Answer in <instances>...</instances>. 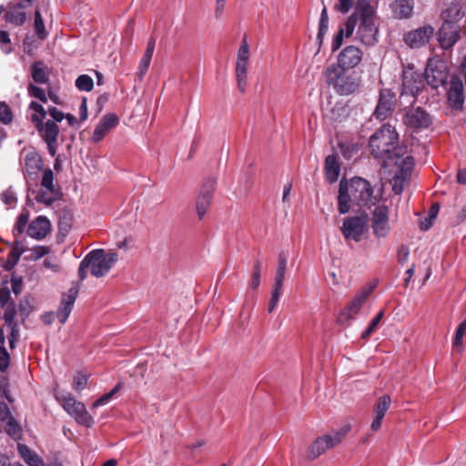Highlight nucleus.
<instances>
[{
  "mask_svg": "<svg viewBox=\"0 0 466 466\" xmlns=\"http://www.w3.org/2000/svg\"><path fill=\"white\" fill-rule=\"evenodd\" d=\"M369 146L370 154L381 160L384 168H389L393 192L400 195L405 183L410 178L414 160L407 154V147L399 143L395 127L383 125L370 137Z\"/></svg>",
  "mask_w": 466,
  "mask_h": 466,
  "instance_id": "1",
  "label": "nucleus"
},
{
  "mask_svg": "<svg viewBox=\"0 0 466 466\" xmlns=\"http://www.w3.org/2000/svg\"><path fill=\"white\" fill-rule=\"evenodd\" d=\"M373 204V188L370 183L359 177L349 182L341 179L339 182L338 208L340 214L350 211L351 206L369 207Z\"/></svg>",
  "mask_w": 466,
  "mask_h": 466,
  "instance_id": "2",
  "label": "nucleus"
},
{
  "mask_svg": "<svg viewBox=\"0 0 466 466\" xmlns=\"http://www.w3.org/2000/svg\"><path fill=\"white\" fill-rule=\"evenodd\" d=\"M325 83L339 96H350L359 90L360 77L355 72L341 68L338 65H329L323 72Z\"/></svg>",
  "mask_w": 466,
  "mask_h": 466,
  "instance_id": "3",
  "label": "nucleus"
},
{
  "mask_svg": "<svg viewBox=\"0 0 466 466\" xmlns=\"http://www.w3.org/2000/svg\"><path fill=\"white\" fill-rule=\"evenodd\" d=\"M118 259L116 252L106 253L104 249L90 251L80 262L78 276L81 281L87 277L86 269H90L91 275L96 278L105 276Z\"/></svg>",
  "mask_w": 466,
  "mask_h": 466,
  "instance_id": "4",
  "label": "nucleus"
},
{
  "mask_svg": "<svg viewBox=\"0 0 466 466\" xmlns=\"http://www.w3.org/2000/svg\"><path fill=\"white\" fill-rule=\"evenodd\" d=\"M360 25L357 35L361 43L371 46L377 43L378 27L375 25V9L368 0H360L357 4Z\"/></svg>",
  "mask_w": 466,
  "mask_h": 466,
  "instance_id": "5",
  "label": "nucleus"
},
{
  "mask_svg": "<svg viewBox=\"0 0 466 466\" xmlns=\"http://www.w3.org/2000/svg\"><path fill=\"white\" fill-rule=\"evenodd\" d=\"M55 398L66 411L68 415L75 419V420L86 428L92 427L94 419L89 415L86 406L69 392L56 391Z\"/></svg>",
  "mask_w": 466,
  "mask_h": 466,
  "instance_id": "6",
  "label": "nucleus"
},
{
  "mask_svg": "<svg viewBox=\"0 0 466 466\" xmlns=\"http://www.w3.org/2000/svg\"><path fill=\"white\" fill-rule=\"evenodd\" d=\"M447 65L441 60H430L425 69L424 79L432 88L443 86L448 78Z\"/></svg>",
  "mask_w": 466,
  "mask_h": 466,
  "instance_id": "7",
  "label": "nucleus"
},
{
  "mask_svg": "<svg viewBox=\"0 0 466 466\" xmlns=\"http://www.w3.org/2000/svg\"><path fill=\"white\" fill-rule=\"evenodd\" d=\"M396 105V95L389 88L381 89L380 92L378 103L373 112V116L383 121L387 119L394 111Z\"/></svg>",
  "mask_w": 466,
  "mask_h": 466,
  "instance_id": "8",
  "label": "nucleus"
},
{
  "mask_svg": "<svg viewBox=\"0 0 466 466\" xmlns=\"http://www.w3.org/2000/svg\"><path fill=\"white\" fill-rule=\"evenodd\" d=\"M367 221L364 218L355 216L346 218L341 227L343 237L347 240L359 242L366 230Z\"/></svg>",
  "mask_w": 466,
  "mask_h": 466,
  "instance_id": "9",
  "label": "nucleus"
},
{
  "mask_svg": "<svg viewBox=\"0 0 466 466\" xmlns=\"http://www.w3.org/2000/svg\"><path fill=\"white\" fill-rule=\"evenodd\" d=\"M371 228L377 238H386L390 231L389 208L386 206H377L372 212Z\"/></svg>",
  "mask_w": 466,
  "mask_h": 466,
  "instance_id": "10",
  "label": "nucleus"
},
{
  "mask_svg": "<svg viewBox=\"0 0 466 466\" xmlns=\"http://www.w3.org/2000/svg\"><path fill=\"white\" fill-rule=\"evenodd\" d=\"M374 289V285H369L368 287H365L361 290H360L356 294L352 301L349 304V306L346 307L344 310L340 313L339 317V321H347L350 319H351L354 315H356L360 311L362 305L366 302L369 296L372 293Z\"/></svg>",
  "mask_w": 466,
  "mask_h": 466,
  "instance_id": "11",
  "label": "nucleus"
},
{
  "mask_svg": "<svg viewBox=\"0 0 466 466\" xmlns=\"http://www.w3.org/2000/svg\"><path fill=\"white\" fill-rule=\"evenodd\" d=\"M424 76L412 68L403 71L402 75V95L416 96L424 87Z\"/></svg>",
  "mask_w": 466,
  "mask_h": 466,
  "instance_id": "12",
  "label": "nucleus"
},
{
  "mask_svg": "<svg viewBox=\"0 0 466 466\" xmlns=\"http://www.w3.org/2000/svg\"><path fill=\"white\" fill-rule=\"evenodd\" d=\"M215 185L216 180L214 178H208L201 187L196 202L197 214L199 219L205 217L210 207Z\"/></svg>",
  "mask_w": 466,
  "mask_h": 466,
  "instance_id": "13",
  "label": "nucleus"
},
{
  "mask_svg": "<svg viewBox=\"0 0 466 466\" xmlns=\"http://www.w3.org/2000/svg\"><path fill=\"white\" fill-rule=\"evenodd\" d=\"M434 28L431 25H424L404 35L403 40L410 48H420L432 38Z\"/></svg>",
  "mask_w": 466,
  "mask_h": 466,
  "instance_id": "14",
  "label": "nucleus"
},
{
  "mask_svg": "<svg viewBox=\"0 0 466 466\" xmlns=\"http://www.w3.org/2000/svg\"><path fill=\"white\" fill-rule=\"evenodd\" d=\"M362 60L361 50L355 46H348L344 47L338 56L337 63L341 68L350 70L355 68Z\"/></svg>",
  "mask_w": 466,
  "mask_h": 466,
  "instance_id": "15",
  "label": "nucleus"
},
{
  "mask_svg": "<svg viewBox=\"0 0 466 466\" xmlns=\"http://www.w3.org/2000/svg\"><path fill=\"white\" fill-rule=\"evenodd\" d=\"M450 106L454 110H462L464 105V86L462 80L452 76L447 91Z\"/></svg>",
  "mask_w": 466,
  "mask_h": 466,
  "instance_id": "16",
  "label": "nucleus"
},
{
  "mask_svg": "<svg viewBox=\"0 0 466 466\" xmlns=\"http://www.w3.org/2000/svg\"><path fill=\"white\" fill-rule=\"evenodd\" d=\"M403 123L414 129L427 128L431 123V116L422 108H410L403 116Z\"/></svg>",
  "mask_w": 466,
  "mask_h": 466,
  "instance_id": "17",
  "label": "nucleus"
},
{
  "mask_svg": "<svg viewBox=\"0 0 466 466\" xmlns=\"http://www.w3.org/2000/svg\"><path fill=\"white\" fill-rule=\"evenodd\" d=\"M31 121L45 142L57 141L59 127L55 121L47 120L44 123V120L41 121V118L37 114H33L31 116Z\"/></svg>",
  "mask_w": 466,
  "mask_h": 466,
  "instance_id": "18",
  "label": "nucleus"
},
{
  "mask_svg": "<svg viewBox=\"0 0 466 466\" xmlns=\"http://www.w3.org/2000/svg\"><path fill=\"white\" fill-rule=\"evenodd\" d=\"M78 291V287H72L66 293L63 294L60 305L56 313V316L61 324H65L66 322L77 298Z\"/></svg>",
  "mask_w": 466,
  "mask_h": 466,
  "instance_id": "19",
  "label": "nucleus"
},
{
  "mask_svg": "<svg viewBox=\"0 0 466 466\" xmlns=\"http://www.w3.org/2000/svg\"><path fill=\"white\" fill-rule=\"evenodd\" d=\"M119 122V118L116 114H106L94 129L91 140L94 143L100 142L110 130L115 128Z\"/></svg>",
  "mask_w": 466,
  "mask_h": 466,
  "instance_id": "20",
  "label": "nucleus"
},
{
  "mask_svg": "<svg viewBox=\"0 0 466 466\" xmlns=\"http://www.w3.org/2000/svg\"><path fill=\"white\" fill-rule=\"evenodd\" d=\"M460 38L459 26L451 22L442 24L439 31V42L442 48L452 47Z\"/></svg>",
  "mask_w": 466,
  "mask_h": 466,
  "instance_id": "21",
  "label": "nucleus"
},
{
  "mask_svg": "<svg viewBox=\"0 0 466 466\" xmlns=\"http://www.w3.org/2000/svg\"><path fill=\"white\" fill-rule=\"evenodd\" d=\"M32 0H23L8 8L5 14V19L15 26L24 25L26 21V14L24 9L29 6Z\"/></svg>",
  "mask_w": 466,
  "mask_h": 466,
  "instance_id": "22",
  "label": "nucleus"
},
{
  "mask_svg": "<svg viewBox=\"0 0 466 466\" xmlns=\"http://www.w3.org/2000/svg\"><path fill=\"white\" fill-rule=\"evenodd\" d=\"M0 427L4 429V431L10 437L19 435L21 428L11 415L7 402L0 403Z\"/></svg>",
  "mask_w": 466,
  "mask_h": 466,
  "instance_id": "23",
  "label": "nucleus"
},
{
  "mask_svg": "<svg viewBox=\"0 0 466 466\" xmlns=\"http://www.w3.org/2000/svg\"><path fill=\"white\" fill-rule=\"evenodd\" d=\"M339 443L340 439H315L308 448L307 458L314 460Z\"/></svg>",
  "mask_w": 466,
  "mask_h": 466,
  "instance_id": "24",
  "label": "nucleus"
},
{
  "mask_svg": "<svg viewBox=\"0 0 466 466\" xmlns=\"http://www.w3.org/2000/svg\"><path fill=\"white\" fill-rule=\"evenodd\" d=\"M51 231V222L45 216H38L29 225L28 235L37 240L43 239Z\"/></svg>",
  "mask_w": 466,
  "mask_h": 466,
  "instance_id": "25",
  "label": "nucleus"
},
{
  "mask_svg": "<svg viewBox=\"0 0 466 466\" xmlns=\"http://www.w3.org/2000/svg\"><path fill=\"white\" fill-rule=\"evenodd\" d=\"M390 7L394 18L406 19L412 15L414 2L413 0H394Z\"/></svg>",
  "mask_w": 466,
  "mask_h": 466,
  "instance_id": "26",
  "label": "nucleus"
},
{
  "mask_svg": "<svg viewBox=\"0 0 466 466\" xmlns=\"http://www.w3.org/2000/svg\"><path fill=\"white\" fill-rule=\"evenodd\" d=\"M391 400L390 396L384 395L380 397L378 400L377 406L375 408V417L370 425V428L373 431H378L381 427V421L384 418L387 410L390 406Z\"/></svg>",
  "mask_w": 466,
  "mask_h": 466,
  "instance_id": "27",
  "label": "nucleus"
},
{
  "mask_svg": "<svg viewBox=\"0 0 466 466\" xmlns=\"http://www.w3.org/2000/svg\"><path fill=\"white\" fill-rule=\"evenodd\" d=\"M25 169L28 176H35L43 167V160L40 155L35 150H29L25 155Z\"/></svg>",
  "mask_w": 466,
  "mask_h": 466,
  "instance_id": "28",
  "label": "nucleus"
},
{
  "mask_svg": "<svg viewBox=\"0 0 466 466\" xmlns=\"http://www.w3.org/2000/svg\"><path fill=\"white\" fill-rule=\"evenodd\" d=\"M340 172V166L336 155H329L325 159V174L326 178L329 183H334L338 180Z\"/></svg>",
  "mask_w": 466,
  "mask_h": 466,
  "instance_id": "29",
  "label": "nucleus"
},
{
  "mask_svg": "<svg viewBox=\"0 0 466 466\" xmlns=\"http://www.w3.org/2000/svg\"><path fill=\"white\" fill-rule=\"evenodd\" d=\"M61 193L59 189L40 188L35 197L36 202L46 207H50L54 202L60 199Z\"/></svg>",
  "mask_w": 466,
  "mask_h": 466,
  "instance_id": "30",
  "label": "nucleus"
},
{
  "mask_svg": "<svg viewBox=\"0 0 466 466\" xmlns=\"http://www.w3.org/2000/svg\"><path fill=\"white\" fill-rule=\"evenodd\" d=\"M17 450L25 462L29 466H45L44 461L27 446L18 443Z\"/></svg>",
  "mask_w": 466,
  "mask_h": 466,
  "instance_id": "31",
  "label": "nucleus"
},
{
  "mask_svg": "<svg viewBox=\"0 0 466 466\" xmlns=\"http://www.w3.org/2000/svg\"><path fill=\"white\" fill-rule=\"evenodd\" d=\"M248 61H237L236 62V77L238 82V88L241 93H244L248 82Z\"/></svg>",
  "mask_w": 466,
  "mask_h": 466,
  "instance_id": "32",
  "label": "nucleus"
},
{
  "mask_svg": "<svg viewBox=\"0 0 466 466\" xmlns=\"http://www.w3.org/2000/svg\"><path fill=\"white\" fill-rule=\"evenodd\" d=\"M32 78L36 84H46L48 82L47 68L43 62H35L32 65Z\"/></svg>",
  "mask_w": 466,
  "mask_h": 466,
  "instance_id": "33",
  "label": "nucleus"
},
{
  "mask_svg": "<svg viewBox=\"0 0 466 466\" xmlns=\"http://www.w3.org/2000/svg\"><path fill=\"white\" fill-rule=\"evenodd\" d=\"M25 252V248L20 241L15 242V247L9 252L5 268V269H12L19 261L20 257Z\"/></svg>",
  "mask_w": 466,
  "mask_h": 466,
  "instance_id": "34",
  "label": "nucleus"
},
{
  "mask_svg": "<svg viewBox=\"0 0 466 466\" xmlns=\"http://www.w3.org/2000/svg\"><path fill=\"white\" fill-rule=\"evenodd\" d=\"M328 29H329V15H328V10L324 6L321 11V14H320V18H319V32H318L317 38H316L319 46L322 45V43L324 41V37L328 32Z\"/></svg>",
  "mask_w": 466,
  "mask_h": 466,
  "instance_id": "35",
  "label": "nucleus"
},
{
  "mask_svg": "<svg viewBox=\"0 0 466 466\" xmlns=\"http://www.w3.org/2000/svg\"><path fill=\"white\" fill-rule=\"evenodd\" d=\"M34 29L40 40H44L47 37L48 32L46 29L44 19L38 10L35 12Z\"/></svg>",
  "mask_w": 466,
  "mask_h": 466,
  "instance_id": "36",
  "label": "nucleus"
},
{
  "mask_svg": "<svg viewBox=\"0 0 466 466\" xmlns=\"http://www.w3.org/2000/svg\"><path fill=\"white\" fill-rule=\"evenodd\" d=\"M76 86L80 91L89 92L93 89L94 81L88 75H81L76 80Z\"/></svg>",
  "mask_w": 466,
  "mask_h": 466,
  "instance_id": "37",
  "label": "nucleus"
},
{
  "mask_svg": "<svg viewBox=\"0 0 466 466\" xmlns=\"http://www.w3.org/2000/svg\"><path fill=\"white\" fill-rule=\"evenodd\" d=\"M261 268H262L261 260L256 259V261L254 263L253 272L251 275V280L249 283V286L252 289H258L260 284Z\"/></svg>",
  "mask_w": 466,
  "mask_h": 466,
  "instance_id": "38",
  "label": "nucleus"
},
{
  "mask_svg": "<svg viewBox=\"0 0 466 466\" xmlns=\"http://www.w3.org/2000/svg\"><path fill=\"white\" fill-rule=\"evenodd\" d=\"M121 389V383L116 384L109 392L99 397L92 405V409L106 405L108 403L114 395Z\"/></svg>",
  "mask_w": 466,
  "mask_h": 466,
  "instance_id": "39",
  "label": "nucleus"
},
{
  "mask_svg": "<svg viewBox=\"0 0 466 466\" xmlns=\"http://www.w3.org/2000/svg\"><path fill=\"white\" fill-rule=\"evenodd\" d=\"M4 319L6 326H14L17 324L15 320L16 316V309L14 302H10L7 306H5Z\"/></svg>",
  "mask_w": 466,
  "mask_h": 466,
  "instance_id": "40",
  "label": "nucleus"
},
{
  "mask_svg": "<svg viewBox=\"0 0 466 466\" xmlns=\"http://www.w3.org/2000/svg\"><path fill=\"white\" fill-rule=\"evenodd\" d=\"M383 311L380 310L375 317L374 319L370 321V323L369 324L368 328L363 331V333L361 334V338L363 339H368L378 328L380 320L382 319L383 318Z\"/></svg>",
  "mask_w": 466,
  "mask_h": 466,
  "instance_id": "41",
  "label": "nucleus"
},
{
  "mask_svg": "<svg viewBox=\"0 0 466 466\" xmlns=\"http://www.w3.org/2000/svg\"><path fill=\"white\" fill-rule=\"evenodd\" d=\"M357 23H358V11L356 9L355 12L351 15L349 16L347 21L341 26L344 28V35L346 37H350L352 35Z\"/></svg>",
  "mask_w": 466,
  "mask_h": 466,
  "instance_id": "42",
  "label": "nucleus"
},
{
  "mask_svg": "<svg viewBox=\"0 0 466 466\" xmlns=\"http://www.w3.org/2000/svg\"><path fill=\"white\" fill-rule=\"evenodd\" d=\"M27 92L30 96L35 97L43 103H46L47 96L43 88L38 87L34 84H29L27 86Z\"/></svg>",
  "mask_w": 466,
  "mask_h": 466,
  "instance_id": "43",
  "label": "nucleus"
},
{
  "mask_svg": "<svg viewBox=\"0 0 466 466\" xmlns=\"http://www.w3.org/2000/svg\"><path fill=\"white\" fill-rule=\"evenodd\" d=\"M42 188L56 189L54 185V173L50 168L45 169L41 179Z\"/></svg>",
  "mask_w": 466,
  "mask_h": 466,
  "instance_id": "44",
  "label": "nucleus"
},
{
  "mask_svg": "<svg viewBox=\"0 0 466 466\" xmlns=\"http://www.w3.org/2000/svg\"><path fill=\"white\" fill-rule=\"evenodd\" d=\"M465 330H466V319L458 326V328L455 331V336H454V340H453V345L455 347H458V348L463 347V345H464L463 336H464Z\"/></svg>",
  "mask_w": 466,
  "mask_h": 466,
  "instance_id": "45",
  "label": "nucleus"
},
{
  "mask_svg": "<svg viewBox=\"0 0 466 466\" xmlns=\"http://www.w3.org/2000/svg\"><path fill=\"white\" fill-rule=\"evenodd\" d=\"M0 198L8 206H15L17 202L15 192L13 190L12 187H9L7 189L3 191L0 195Z\"/></svg>",
  "mask_w": 466,
  "mask_h": 466,
  "instance_id": "46",
  "label": "nucleus"
},
{
  "mask_svg": "<svg viewBox=\"0 0 466 466\" xmlns=\"http://www.w3.org/2000/svg\"><path fill=\"white\" fill-rule=\"evenodd\" d=\"M29 220V213L27 211L22 212L18 218L17 221L15 225L14 230L17 232V234H23L25 230L26 225Z\"/></svg>",
  "mask_w": 466,
  "mask_h": 466,
  "instance_id": "47",
  "label": "nucleus"
},
{
  "mask_svg": "<svg viewBox=\"0 0 466 466\" xmlns=\"http://www.w3.org/2000/svg\"><path fill=\"white\" fill-rule=\"evenodd\" d=\"M13 120V113L5 102H0V122L3 124H10Z\"/></svg>",
  "mask_w": 466,
  "mask_h": 466,
  "instance_id": "48",
  "label": "nucleus"
},
{
  "mask_svg": "<svg viewBox=\"0 0 466 466\" xmlns=\"http://www.w3.org/2000/svg\"><path fill=\"white\" fill-rule=\"evenodd\" d=\"M249 60V45L246 38L242 40V43L238 50L237 61H248Z\"/></svg>",
  "mask_w": 466,
  "mask_h": 466,
  "instance_id": "49",
  "label": "nucleus"
},
{
  "mask_svg": "<svg viewBox=\"0 0 466 466\" xmlns=\"http://www.w3.org/2000/svg\"><path fill=\"white\" fill-rule=\"evenodd\" d=\"M152 56H150V55H147V54H145L143 55L141 60H140V63H139V66H138V76L140 78H143V76L146 75L149 66H150V62H151V59H152Z\"/></svg>",
  "mask_w": 466,
  "mask_h": 466,
  "instance_id": "50",
  "label": "nucleus"
},
{
  "mask_svg": "<svg viewBox=\"0 0 466 466\" xmlns=\"http://www.w3.org/2000/svg\"><path fill=\"white\" fill-rule=\"evenodd\" d=\"M87 384V377L82 373H78L76 376L74 377L73 380V389L76 391H81L83 390Z\"/></svg>",
  "mask_w": 466,
  "mask_h": 466,
  "instance_id": "51",
  "label": "nucleus"
},
{
  "mask_svg": "<svg viewBox=\"0 0 466 466\" xmlns=\"http://www.w3.org/2000/svg\"><path fill=\"white\" fill-rule=\"evenodd\" d=\"M10 364V355L5 346L0 347V370L5 371Z\"/></svg>",
  "mask_w": 466,
  "mask_h": 466,
  "instance_id": "52",
  "label": "nucleus"
},
{
  "mask_svg": "<svg viewBox=\"0 0 466 466\" xmlns=\"http://www.w3.org/2000/svg\"><path fill=\"white\" fill-rule=\"evenodd\" d=\"M344 28L339 27L337 35L334 36L331 44V50L332 52L337 51L343 43V37H344Z\"/></svg>",
  "mask_w": 466,
  "mask_h": 466,
  "instance_id": "53",
  "label": "nucleus"
},
{
  "mask_svg": "<svg viewBox=\"0 0 466 466\" xmlns=\"http://www.w3.org/2000/svg\"><path fill=\"white\" fill-rule=\"evenodd\" d=\"M32 256L35 260L41 258L42 257L50 253V248L45 246H35L31 249Z\"/></svg>",
  "mask_w": 466,
  "mask_h": 466,
  "instance_id": "54",
  "label": "nucleus"
},
{
  "mask_svg": "<svg viewBox=\"0 0 466 466\" xmlns=\"http://www.w3.org/2000/svg\"><path fill=\"white\" fill-rule=\"evenodd\" d=\"M44 267L52 270L53 272H58L60 270V265L57 258L55 257L46 258L44 260Z\"/></svg>",
  "mask_w": 466,
  "mask_h": 466,
  "instance_id": "55",
  "label": "nucleus"
},
{
  "mask_svg": "<svg viewBox=\"0 0 466 466\" xmlns=\"http://www.w3.org/2000/svg\"><path fill=\"white\" fill-rule=\"evenodd\" d=\"M11 43L9 34L6 31L0 30V44L2 45V49L5 54H9L12 51L10 46H5V45H9Z\"/></svg>",
  "mask_w": 466,
  "mask_h": 466,
  "instance_id": "56",
  "label": "nucleus"
},
{
  "mask_svg": "<svg viewBox=\"0 0 466 466\" xmlns=\"http://www.w3.org/2000/svg\"><path fill=\"white\" fill-rule=\"evenodd\" d=\"M29 108L34 110V114H37L38 116L41 118V121H43L47 114V111L45 110L43 106L35 101H32L29 105Z\"/></svg>",
  "mask_w": 466,
  "mask_h": 466,
  "instance_id": "57",
  "label": "nucleus"
},
{
  "mask_svg": "<svg viewBox=\"0 0 466 466\" xmlns=\"http://www.w3.org/2000/svg\"><path fill=\"white\" fill-rule=\"evenodd\" d=\"M354 4V0H339L336 9L342 14H346L350 11Z\"/></svg>",
  "mask_w": 466,
  "mask_h": 466,
  "instance_id": "58",
  "label": "nucleus"
},
{
  "mask_svg": "<svg viewBox=\"0 0 466 466\" xmlns=\"http://www.w3.org/2000/svg\"><path fill=\"white\" fill-rule=\"evenodd\" d=\"M13 400L10 396L8 386L0 385V403L1 402H12Z\"/></svg>",
  "mask_w": 466,
  "mask_h": 466,
  "instance_id": "59",
  "label": "nucleus"
},
{
  "mask_svg": "<svg viewBox=\"0 0 466 466\" xmlns=\"http://www.w3.org/2000/svg\"><path fill=\"white\" fill-rule=\"evenodd\" d=\"M49 115L52 116L53 121L61 122L65 118V114L58 110L56 107H50L48 108Z\"/></svg>",
  "mask_w": 466,
  "mask_h": 466,
  "instance_id": "60",
  "label": "nucleus"
},
{
  "mask_svg": "<svg viewBox=\"0 0 466 466\" xmlns=\"http://www.w3.org/2000/svg\"><path fill=\"white\" fill-rule=\"evenodd\" d=\"M10 291L7 288L0 289V306L4 308L9 304Z\"/></svg>",
  "mask_w": 466,
  "mask_h": 466,
  "instance_id": "61",
  "label": "nucleus"
},
{
  "mask_svg": "<svg viewBox=\"0 0 466 466\" xmlns=\"http://www.w3.org/2000/svg\"><path fill=\"white\" fill-rule=\"evenodd\" d=\"M226 7V0H216L215 17L220 19Z\"/></svg>",
  "mask_w": 466,
  "mask_h": 466,
  "instance_id": "62",
  "label": "nucleus"
},
{
  "mask_svg": "<svg viewBox=\"0 0 466 466\" xmlns=\"http://www.w3.org/2000/svg\"><path fill=\"white\" fill-rule=\"evenodd\" d=\"M31 311V306L27 299L19 303V312L22 317H27Z\"/></svg>",
  "mask_w": 466,
  "mask_h": 466,
  "instance_id": "63",
  "label": "nucleus"
},
{
  "mask_svg": "<svg viewBox=\"0 0 466 466\" xmlns=\"http://www.w3.org/2000/svg\"><path fill=\"white\" fill-rule=\"evenodd\" d=\"M287 262H288V254L285 251H281L279 254L278 269L286 271Z\"/></svg>",
  "mask_w": 466,
  "mask_h": 466,
  "instance_id": "64",
  "label": "nucleus"
}]
</instances>
